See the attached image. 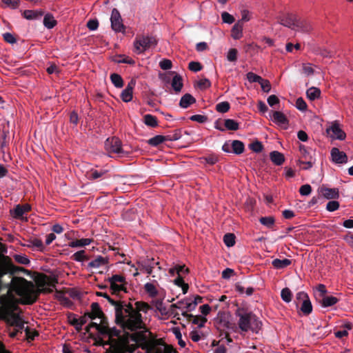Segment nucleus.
<instances>
[{"label": "nucleus", "instance_id": "51", "mask_svg": "<svg viewBox=\"0 0 353 353\" xmlns=\"http://www.w3.org/2000/svg\"><path fill=\"white\" fill-rule=\"evenodd\" d=\"M314 163V160L313 161L312 157H310V159H307V160H299V165H303V166L301 167V168L303 170H308V169L311 168Z\"/></svg>", "mask_w": 353, "mask_h": 353}, {"label": "nucleus", "instance_id": "61", "mask_svg": "<svg viewBox=\"0 0 353 353\" xmlns=\"http://www.w3.org/2000/svg\"><path fill=\"white\" fill-rule=\"evenodd\" d=\"M296 107L301 111H305L307 109V104L302 97H299L296 101Z\"/></svg>", "mask_w": 353, "mask_h": 353}, {"label": "nucleus", "instance_id": "20", "mask_svg": "<svg viewBox=\"0 0 353 353\" xmlns=\"http://www.w3.org/2000/svg\"><path fill=\"white\" fill-rule=\"evenodd\" d=\"M296 17V16L293 14H288L280 19V23L285 27L294 30Z\"/></svg>", "mask_w": 353, "mask_h": 353}, {"label": "nucleus", "instance_id": "9", "mask_svg": "<svg viewBox=\"0 0 353 353\" xmlns=\"http://www.w3.org/2000/svg\"><path fill=\"white\" fill-rule=\"evenodd\" d=\"M142 331L136 332L132 336V341L137 343H142L141 348L143 350H146L151 344L148 343V338L146 336V332H148L149 330L145 325V327L142 328Z\"/></svg>", "mask_w": 353, "mask_h": 353}, {"label": "nucleus", "instance_id": "38", "mask_svg": "<svg viewBox=\"0 0 353 353\" xmlns=\"http://www.w3.org/2000/svg\"><path fill=\"white\" fill-rule=\"evenodd\" d=\"M259 222L268 228L271 229L274 225L275 219L272 216H262L259 219Z\"/></svg>", "mask_w": 353, "mask_h": 353}, {"label": "nucleus", "instance_id": "40", "mask_svg": "<svg viewBox=\"0 0 353 353\" xmlns=\"http://www.w3.org/2000/svg\"><path fill=\"white\" fill-rule=\"evenodd\" d=\"M225 128L229 130H237L239 128V124L234 119H227L224 120Z\"/></svg>", "mask_w": 353, "mask_h": 353}, {"label": "nucleus", "instance_id": "64", "mask_svg": "<svg viewBox=\"0 0 353 353\" xmlns=\"http://www.w3.org/2000/svg\"><path fill=\"white\" fill-rule=\"evenodd\" d=\"M145 350L146 353H163L164 347H157L154 344H151Z\"/></svg>", "mask_w": 353, "mask_h": 353}, {"label": "nucleus", "instance_id": "42", "mask_svg": "<svg viewBox=\"0 0 353 353\" xmlns=\"http://www.w3.org/2000/svg\"><path fill=\"white\" fill-rule=\"evenodd\" d=\"M71 259L74 261L81 262L88 259V256L85 255V250H79L72 254Z\"/></svg>", "mask_w": 353, "mask_h": 353}, {"label": "nucleus", "instance_id": "13", "mask_svg": "<svg viewBox=\"0 0 353 353\" xmlns=\"http://www.w3.org/2000/svg\"><path fill=\"white\" fill-rule=\"evenodd\" d=\"M135 81L132 79L121 92V98L124 102H130L132 99L133 89L135 86Z\"/></svg>", "mask_w": 353, "mask_h": 353}, {"label": "nucleus", "instance_id": "46", "mask_svg": "<svg viewBox=\"0 0 353 353\" xmlns=\"http://www.w3.org/2000/svg\"><path fill=\"white\" fill-rule=\"evenodd\" d=\"M175 285L179 287H181L183 294H185L189 288V286L187 283H185L182 276H178L174 281Z\"/></svg>", "mask_w": 353, "mask_h": 353}, {"label": "nucleus", "instance_id": "18", "mask_svg": "<svg viewBox=\"0 0 353 353\" xmlns=\"http://www.w3.org/2000/svg\"><path fill=\"white\" fill-rule=\"evenodd\" d=\"M196 103V99L190 94H185L180 99L179 106L182 108H188L192 104Z\"/></svg>", "mask_w": 353, "mask_h": 353}, {"label": "nucleus", "instance_id": "56", "mask_svg": "<svg viewBox=\"0 0 353 353\" xmlns=\"http://www.w3.org/2000/svg\"><path fill=\"white\" fill-rule=\"evenodd\" d=\"M237 54L238 51L235 48H231L229 50L228 54H227V59L230 62H234L237 60Z\"/></svg>", "mask_w": 353, "mask_h": 353}, {"label": "nucleus", "instance_id": "16", "mask_svg": "<svg viewBox=\"0 0 353 353\" xmlns=\"http://www.w3.org/2000/svg\"><path fill=\"white\" fill-rule=\"evenodd\" d=\"M6 321L10 326L19 327L20 329L21 328L22 323H25L19 314L17 313L7 314Z\"/></svg>", "mask_w": 353, "mask_h": 353}, {"label": "nucleus", "instance_id": "62", "mask_svg": "<svg viewBox=\"0 0 353 353\" xmlns=\"http://www.w3.org/2000/svg\"><path fill=\"white\" fill-rule=\"evenodd\" d=\"M14 260L20 264L28 265L30 262V260L26 256H23V255L15 254L14 256Z\"/></svg>", "mask_w": 353, "mask_h": 353}, {"label": "nucleus", "instance_id": "59", "mask_svg": "<svg viewBox=\"0 0 353 353\" xmlns=\"http://www.w3.org/2000/svg\"><path fill=\"white\" fill-rule=\"evenodd\" d=\"M312 192V187L309 184H305L301 186L299 189V193L302 196H308Z\"/></svg>", "mask_w": 353, "mask_h": 353}, {"label": "nucleus", "instance_id": "6", "mask_svg": "<svg viewBox=\"0 0 353 353\" xmlns=\"http://www.w3.org/2000/svg\"><path fill=\"white\" fill-rule=\"evenodd\" d=\"M134 350L127 339L119 338L105 350V353H132Z\"/></svg>", "mask_w": 353, "mask_h": 353}, {"label": "nucleus", "instance_id": "28", "mask_svg": "<svg viewBox=\"0 0 353 353\" xmlns=\"http://www.w3.org/2000/svg\"><path fill=\"white\" fill-rule=\"evenodd\" d=\"M300 310L303 312V314L305 316L310 314L312 312V305L310 300V298L304 300L303 302L299 304Z\"/></svg>", "mask_w": 353, "mask_h": 353}, {"label": "nucleus", "instance_id": "7", "mask_svg": "<svg viewBox=\"0 0 353 353\" xmlns=\"http://www.w3.org/2000/svg\"><path fill=\"white\" fill-rule=\"evenodd\" d=\"M97 295L99 296L105 298L108 300V301L114 307V323H121V322H123V312H124L126 313V310L123 311V308L122 304L123 301H114L105 292H97Z\"/></svg>", "mask_w": 353, "mask_h": 353}, {"label": "nucleus", "instance_id": "31", "mask_svg": "<svg viewBox=\"0 0 353 353\" xmlns=\"http://www.w3.org/2000/svg\"><path fill=\"white\" fill-rule=\"evenodd\" d=\"M57 21L54 19L52 14L48 13L44 16L43 25L48 29L53 28L57 25Z\"/></svg>", "mask_w": 353, "mask_h": 353}, {"label": "nucleus", "instance_id": "53", "mask_svg": "<svg viewBox=\"0 0 353 353\" xmlns=\"http://www.w3.org/2000/svg\"><path fill=\"white\" fill-rule=\"evenodd\" d=\"M308 298H309V296L306 292H299L296 294L295 303H296V306H299L301 303L303 302L304 300H306Z\"/></svg>", "mask_w": 353, "mask_h": 353}, {"label": "nucleus", "instance_id": "5", "mask_svg": "<svg viewBox=\"0 0 353 353\" xmlns=\"http://www.w3.org/2000/svg\"><path fill=\"white\" fill-rule=\"evenodd\" d=\"M105 150L110 154H116L119 157H124L128 155V152L125 151L122 148L121 140L113 137L108 138L104 143Z\"/></svg>", "mask_w": 353, "mask_h": 353}, {"label": "nucleus", "instance_id": "23", "mask_svg": "<svg viewBox=\"0 0 353 353\" xmlns=\"http://www.w3.org/2000/svg\"><path fill=\"white\" fill-rule=\"evenodd\" d=\"M270 160L276 165H282L285 161L284 155L278 152V151H272L270 154Z\"/></svg>", "mask_w": 353, "mask_h": 353}, {"label": "nucleus", "instance_id": "3", "mask_svg": "<svg viewBox=\"0 0 353 353\" xmlns=\"http://www.w3.org/2000/svg\"><path fill=\"white\" fill-rule=\"evenodd\" d=\"M241 311L242 310L238 309L236 312V315L239 317V328L243 332L251 330L257 333L261 327L262 323L252 312H241Z\"/></svg>", "mask_w": 353, "mask_h": 353}, {"label": "nucleus", "instance_id": "36", "mask_svg": "<svg viewBox=\"0 0 353 353\" xmlns=\"http://www.w3.org/2000/svg\"><path fill=\"white\" fill-rule=\"evenodd\" d=\"M110 80L116 88H121L123 86V80L122 77L117 73H112L110 74Z\"/></svg>", "mask_w": 353, "mask_h": 353}, {"label": "nucleus", "instance_id": "19", "mask_svg": "<svg viewBox=\"0 0 353 353\" xmlns=\"http://www.w3.org/2000/svg\"><path fill=\"white\" fill-rule=\"evenodd\" d=\"M22 15L28 20H34L41 18L43 15V12L37 10H26L23 12Z\"/></svg>", "mask_w": 353, "mask_h": 353}, {"label": "nucleus", "instance_id": "30", "mask_svg": "<svg viewBox=\"0 0 353 353\" xmlns=\"http://www.w3.org/2000/svg\"><path fill=\"white\" fill-rule=\"evenodd\" d=\"M330 130L337 139L343 140L345 139L346 134L344 131L340 128L339 125L334 124L332 125Z\"/></svg>", "mask_w": 353, "mask_h": 353}, {"label": "nucleus", "instance_id": "12", "mask_svg": "<svg viewBox=\"0 0 353 353\" xmlns=\"http://www.w3.org/2000/svg\"><path fill=\"white\" fill-rule=\"evenodd\" d=\"M331 157L332 161L339 164L347 162V156L344 152L340 151L337 148H333L331 150Z\"/></svg>", "mask_w": 353, "mask_h": 353}, {"label": "nucleus", "instance_id": "25", "mask_svg": "<svg viewBox=\"0 0 353 353\" xmlns=\"http://www.w3.org/2000/svg\"><path fill=\"white\" fill-rule=\"evenodd\" d=\"M292 264V261L288 259H275L272 261V265L276 269H283Z\"/></svg>", "mask_w": 353, "mask_h": 353}, {"label": "nucleus", "instance_id": "11", "mask_svg": "<svg viewBox=\"0 0 353 353\" xmlns=\"http://www.w3.org/2000/svg\"><path fill=\"white\" fill-rule=\"evenodd\" d=\"M31 210V205L28 203L23 205L18 204L13 210H10L11 215L17 219L23 218V215Z\"/></svg>", "mask_w": 353, "mask_h": 353}, {"label": "nucleus", "instance_id": "17", "mask_svg": "<svg viewBox=\"0 0 353 353\" xmlns=\"http://www.w3.org/2000/svg\"><path fill=\"white\" fill-rule=\"evenodd\" d=\"M88 316L92 320L96 318H100L103 316V312L101 310L100 305L98 303L94 302L91 304V312H87Z\"/></svg>", "mask_w": 353, "mask_h": 353}, {"label": "nucleus", "instance_id": "29", "mask_svg": "<svg viewBox=\"0 0 353 353\" xmlns=\"http://www.w3.org/2000/svg\"><path fill=\"white\" fill-rule=\"evenodd\" d=\"M232 152L236 154H241L244 152L245 146L242 141L234 140L231 143Z\"/></svg>", "mask_w": 353, "mask_h": 353}, {"label": "nucleus", "instance_id": "52", "mask_svg": "<svg viewBox=\"0 0 353 353\" xmlns=\"http://www.w3.org/2000/svg\"><path fill=\"white\" fill-rule=\"evenodd\" d=\"M24 331L26 332V336L28 340L33 341L35 336L39 335L37 331L34 330H31L29 327H26Z\"/></svg>", "mask_w": 353, "mask_h": 353}, {"label": "nucleus", "instance_id": "14", "mask_svg": "<svg viewBox=\"0 0 353 353\" xmlns=\"http://www.w3.org/2000/svg\"><path fill=\"white\" fill-rule=\"evenodd\" d=\"M319 192L327 199H336L339 197V192L337 188H328L321 187Z\"/></svg>", "mask_w": 353, "mask_h": 353}, {"label": "nucleus", "instance_id": "26", "mask_svg": "<svg viewBox=\"0 0 353 353\" xmlns=\"http://www.w3.org/2000/svg\"><path fill=\"white\" fill-rule=\"evenodd\" d=\"M171 85L176 93L181 92L183 86L181 76L177 74H175L172 80Z\"/></svg>", "mask_w": 353, "mask_h": 353}, {"label": "nucleus", "instance_id": "43", "mask_svg": "<svg viewBox=\"0 0 353 353\" xmlns=\"http://www.w3.org/2000/svg\"><path fill=\"white\" fill-rule=\"evenodd\" d=\"M236 236L232 233H227L223 236V242L228 247H232L235 244Z\"/></svg>", "mask_w": 353, "mask_h": 353}, {"label": "nucleus", "instance_id": "1", "mask_svg": "<svg viewBox=\"0 0 353 353\" xmlns=\"http://www.w3.org/2000/svg\"><path fill=\"white\" fill-rule=\"evenodd\" d=\"M36 282L41 288L34 289L33 283L24 278L14 277L9 285V289L21 297L22 304L32 305L37 301L40 294L52 293L58 283V279L41 274Z\"/></svg>", "mask_w": 353, "mask_h": 353}, {"label": "nucleus", "instance_id": "27", "mask_svg": "<svg viewBox=\"0 0 353 353\" xmlns=\"http://www.w3.org/2000/svg\"><path fill=\"white\" fill-rule=\"evenodd\" d=\"M108 263V259L101 256H97L94 260L88 263V267L91 268H98L102 265Z\"/></svg>", "mask_w": 353, "mask_h": 353}, {"label": "nucleus", "instance_id": "34", "mask_svg": "<svg viewBox=\"0 0 353 353\" xmlns=\"http://www.w3.org/2000/svg\"><path fill=\"white\" fill-rule=\"evenodd\" d=\"M307 97L311 101L319 99L321 96V90L315 87H311L306 92Z\"/></svg>", "mask_w": 353, "mask_h": 353}, {"label": "nucleus", "instance_id": "57", "mask_svg": "<svg viewBox=\"0 0 353 353\" xmlns=\"http://www.w3.org/2000/svg\"><path fill=\"white\" fill-rule=\"evenodd\" d=\"M247 79L250 83L257 82L259 83L263 78L252 72H249L247 74Z\"/></svg>", "mask_w": 353, "mask_h": 353}, {"label": "nucleus", "instance_id": "48", "mask_svg": "<svg viewBox=\"0 0 353 353\" xmlns=\"http://www.w3.org/2000/svg\"><path fill=\"white\" fill-rule=\"evenodd\" d=\"M144 288L151 297H155L157 296L158 291L152 283H147L145 284Z\"/></svg>", "mask_w": 353, "mask_h": 353}, {"label": "nucleus", "instance_id": "44", "mask_svg": "<svg viewBox=\"0 0 353 353\" xmlns=\"http://www.w3.org/2000/svg\"><path fill=\"white\" fill-rule=\"evenodd\" d=\"M281 296L283 301L290 303L292 299V293L288 288H285L281 290Z\"/></svg>", "mask_w": 353, "mask_h": 353}, {"label": "nucleus", "instance_id": "49", "mask_svg": "<svg viewBox=\"0 0 353 353\" xmlns=\"http://www.w3.org/2000/svg\"><path fill=\"white\" fill-rule=\"evenodd\" d=\"M192 323L198 325L199 327L201 328L204 327L205 323L207 321V319L205 317L201 316H194L192 318Z\"/></svg>", "mask_w": 353, "mask_h": 353}, {"label": "nucleus", "instance_id": "37", "mask_svg": "<svg viewBox=\"0 0 353 353\" xmlns=\"http://www.w3.org/2000/svg\"><path fill=\"white\" fill-rule=\"evenodd\" d=\"M144 123L146 125L154 128L158 125L157 119L155 116L152 114H145L143 117Z\"/></svg>", "mask_w": 353, "mask_h": 353}, {"label": "nucleus", "instance_id": "54", "mask_svg": "<svg viewBox=\"0 0 353 353\" xmlns=\"http://www.w3.org/2000/svg\"><path fill=\"white\" fill-rule=\"evenodd\" d=\"M188 68L190 70L196 72L202 70L203 66L201 63L197 61H191L188 64Z\"/></svg>", "mask_w": 353, "mask_h": 353}, {"label": "nucleus", "instance_id": "2", "mask_svg": "<svg viewBox=\"0 0 353 353\" xmlns=\"http://www.w3.org/2000/svg\"><path fill=\"white\" fill-rule=\"evenodd\" d=\"M123 322L121 323H116L124 330H129L131 332H136L145 327V323L143 321V317L141 312L146 313L151 309L150 305L143 301H137L134 303V307L130 303L123 301Z\"/></svg>", "mask_w": 353, "mask_h": 353}, {"label": "nucleus", "instance_id": "21", "mask_svg": "<svg viewBox=\"0 0 353 353\" xmlns=\"http://www.w3.org/2000/svg\"><path fill=\"white\" fill-rule=\"evenodd\" d=\"M339 301L335 296L325 295L319 300V303L323 307H327L335 305Z\"/></svg>", "mask_w": 353, "mask_h": 353}, {"label": "nucleus", "instance_id": "35", "mask_svg": "<svg viewBox=\"0 0 353 353\" xmlns=\"http://www.w3.org/2000/svg\"><path fill=\"white\" fill-rule=\"evenodd\" d=\"M165 141H168L167 136L156 135L155 137L150 139L148 141V143L149 145L156 147Z\"/></svg>", "mask_w": 353, "mask_h": 353}, {"label": "nucleus", "instance_id": "15", "mask_svg": "<svg viewBox=\"0 0 353 353\" xmlns=\"http://www.w3.org/2000/svg\"><path fill=\"white\" fill-rule=\"evenodd\" d=\"M312 28L310 22H308L306 20H303L296 17L294 24V30L303 32H310L312 30Z\"/></svg>", "mask_w": 353, "mask_h": 353}, {"label": "nucleus", "instance_id": "22", "mask_svg": "<svg viewBox=\"0 0 353 353\" xmlns=\"http://www.w3.org/2000/svg\"><path fill=\"white\" fill-rule=\"evenodd\" d=\"M108 171L106 170H97L91 169L86 173V176L89 180H96L106 174Z\"/></svg>", "mask_w": 353, "mask_h": 353}, {"label": "nucleus", "instance_id": "10", "mask_svg": "<svg viewBox=\"0 0 353 353\" xmlns=\"http://www.w3.org/2000/svg\"><path fill=\"white\" fill-rule=\"evenodd\" d=\"M270 116L272 118L273 122L283 126L284 129L288 128L289 121L283 112L279 111H271Z\"/></svg>", "mask_w": 353, "mask_h": 353}, {"label": "nucleus", "instance_id": "4", "mask_svg": "<svg viewBox=\"0 0 353 353\" xmlns=\"http://www.w3.org/2000/svg\"><path fill=\"white\" fill-rule=\"evenodd\" d=\"M157 44V39L152 35H137L134 41V50L133 51L140 54L150 48L156 46Z\"/></svg>", "mask_w": 353, "mask_h": 353}, {"label": "nucleus", "instance_id": "47", "mask_svg": "<svg viewBox=\"0 0 353 353\" xmlns=\"http://www.w3.org/2000/svg\"><path fill=\"white\" fill-rule=\"evenodd\" d=\"M230 108V105L229 102L228 101H223L221 103H219L216 105V110L221 113H225L228 112V110Z\"/></svg>", "mask_w": 353, "mask_h": 353}, {"label": "nucleus", "instance_id": "55", "mask_svg": "<svg viewBox=\"0 0 353 353\" xmlns=\"http://www.w3.org/2000/svg\"><path fill=\"white\" fill-rule=\"evenodd\" d=\"M340 204L337 201H330L326 205V210L329 212H334L339 208Z\"/></svg>", "mask_w": 353, "mask_h": 353}, {"label": "nucleus", "instance_id": "8", "mask_svg": "<svg viewBox=\"0 0 353 353\" xmlns=\"http://www.w3.org/2000/svg\"><path fill=\"white\" fill-rule=\"evenodd\" d=\"M111 28L117 32H124L125 26L123 23V19L120 14L119 11L117 8H113L112 10L111 17Z\"/></svg>", "mask_w": 353, "mask_h": 353}, {"label": "nucleus", "instance_id": "39", "mask_svg": "<svg viewBox=\"0 0 353 353\" xmlns=\"http://www.w3.org/2000/svg\"><path fill=\"white\" fill-rule=\"evenodd\" d=\"M68 321L70 325L74 326L77 331H80V325L79 324V319L77 318V315L74 313H68L67 315Z\"/></svg>", "mask_w": 353, "mask_h": 353}, {"label": "nucleus", "instance_id": "32", "mask_svg": "<svg viewBox=\"0 0 353 353\" xmlns=\"http://www.w3.org/2000/svg\"><path fill=\"white\" fill-rule=\"evenodd\" d=\"M113 61L117 63H127L132 65L135 64L134 59L124 54L117 55L116 58H114Z\"/></svg>", "mask_w": 353, "mask_h": 353}, {"label": "nucleus", "instance_id": "50", "mask_svg": "<svg viewBox=\"0 0 353 353\" xmlns=\"http://www.w3.org/2000/svg\"><path fill=\"white\" fill-rule=\"evenodd\" d=\"M249 148L254 152H260L263 149V145L261 142L255 141L249 145Z\"/></svg>", "mask_w": 353, "mask_h": 353}, {"label": "nucleus", "instance_id": "45", "mask_svg": "<svg viewBox=\"0 0 353 353\" xmlns=\"http://www.w3.org/2000/svg\"><path fill=\"white\" fill-rule=\"evenodd\" d=\"M110 283L126 284L125 278L120 274H114L107 280Z\"/></svg>", "mask_w": 353, "mask_h": 353}, {"label": "nucleus", "instance_id": "33", "mask_svg": "<svg viewBox=\"0 0 353 353\" xmlns=\"http://www.w3.org/2000/svg\"><path fill=\"white\" fill-rule=\"evenodd\" d=\"M92 241L91 239H81L70 242L69 246L71 248L84 247L90 244Z\"/></svg>", "mask_w": 353, "mask_h": 353}, {"label": "nucleus", "instance_id": "24", "mask_svg": "<svg viewBox=\"0 0 353 353\" xmlns=\"http://www.w3.org/2000/svg\"><path fill=\"white\" fill-rule=\"evenodd\" d=\"M243 22L239 21L232 28V37L234 39H239L243 36Z\"/></svg>", "mask_w": 353, "mask_h": 353}, {"label": "nucleus", "instance_id": "58", "mask_svg": "<svg viewBox=\"0 0 353 353\" xmlns=\"http://www.w3.org/2000/svg\"><path fill=\"white\" fill-rule=\"evenodd\" d=\"M190 119L193 121H196L199 123H204L208 121V118L205 115L194 114L191 116Z\"/></svg>", "mask_w": 353, "mask_h": 353}, {"label": "nucleus", "instance_id": "60", "mask_svg": "<svg viewBox=\"0 0 353 353\" xmlns=\"http://www.w3.org/2000/svg\"><path fill=\"white\" fill-rule=\"evenodd\" d=\"M221 18L224 23L231 24L234 21V18L232 15L227 12H223L221 14Z\"/></svg>", "mask_w": 353, "mask_h": 353}, {"label": "nucleus", "instance_id": "41", "mask_svg": "<svg viewBox=\"0 0 353 353\" xmlns=\"http://www.w3.org/2000/svg\"><path fill=\"white\" fill-rule=\"evenodd\" d=\"M112 293L118 295L120 292H127L125 284L110 283Z\"/></svg>", "mask_w": 353, "mask_h": 353}, {"label": "nucleus", "instance_id": "63", "mask_svg": "<svg viewBox=\"0 0 353 353\" xmlns=\"http://www.w3.org/2000/svg\"><path fill=\"white\" fill-rule=\"evenodd\" d=\"M259 84L261 85V89L264 92L268 93L270 91L271 84L268 80L262 79V81H261Z\"/></svg>", "mask_w": 353, "mask_h": 353}]
</instances>
